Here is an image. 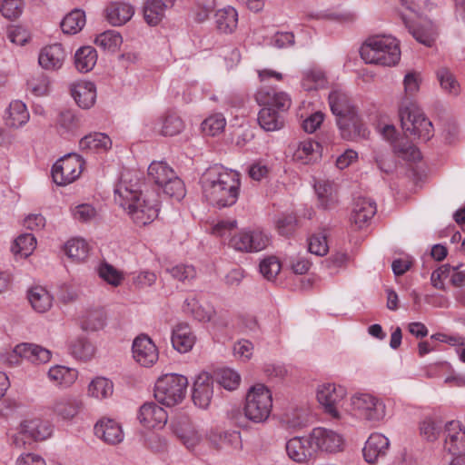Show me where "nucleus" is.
I'll return each mask as SVG.
<instances>
[{"mask_svg":"<svg viewBox=\"0 0 465 465\" xmlns=\"http://www.w3.org/2000/svg\"><path fill=\"white\" fill-rule=\"evenodd\" d=\"M188 380L185 376L168 373L160 377L154 386L155 400L167 407L180 403L186 392Z\"/></svg>","mask_w":465,"mask_h":465,"instance_id":"nucleus-5","label":"nucleus"},{"mask_svg":"<svg viewBox=\"0 0 465 465\" xmlns=\"http://www.w3.org/2000/svg\"><path fill=\"white\" fill-rule=\"evenodd\" d=\"M376 203L366 197L354 199L351 221L358 228H362L376 213Z\"/></svg>","mask_w":465,"mask_h":465,"instance_id":"nucleus-19","label":"nucleus"},{"mask_svg":"<svg viewBox=\"0 0 465 465\" xmlns=\"http://www.w3.org/2000/svg\"><path fill=\"white\" fill-rule=\"evenodd\" d=\"M113 382L104 377L94 379L88 386V394L95 399H104L113 393Z\"/></svg>","mask_w":465,"mask_h":465,"instance_id":"nucleus-48","label":"nucleus"},{"mask_svg":"<svg viewBox=\"0 0 465 465\" xmlns=\"http://www.w3.org/2000/svg\"><path fill=\"white\" fill-rule=\"evenodd\" d=\"M97 272L101 279L114 287L121 285L124 281L123 272L106 262L99 264Z\"/></svg>","mask_w":465,"mask_h":465,"instance_id":"nucleus-51","label":"nucleus"},{"mask_svg":"<svg viewBox=\"0 0 465 465\" xmlns=\"http://www.w3.org/2000/svg\"><path fill=\"white\" fill-rule=\"evenodd\" d=\"M29 120L26 105L21 101H14L7 110L5 123L10 127L18 128Z\"/></svg>","mask_w":465,"mask_h":465,"instance_id":"nucleus-37","label":"nucleus"},{"mask_svg":"<svg viewBox=\"0 0 465 465\" xmlns=\"http://www.w3.org/2000/svg\"><path fill=\"white\" fill-rule=\"evenodd\" d=\"M437 78L440 87L450 94L458 95L460 87L454 74L446 67H441L437 71Z\"/></svg>","mask_w":465,"mask_h":465,"instance_id":"nucleus-50","label":"nucleus"},{"mask_svg":"<svg viewBox=\"0 0 465 465\" xmlns=\"http://www.w3.org/2000/svg\"><path fill=\"white\" fill-rule=\"evenodd\" d=\"M82 150L107 151L112 146V141L108 135L103 133H94L83 137L79 142Z\"/></svg>","mask_w":465,"mask_h":465,"instance_id":"nucleus-39","label":"nucleus"},{"mask_svg":"<svg viewBox=\"0 0 465 465\" xmlns=\"http://www.w3.org/2000/svg\"><path fill=\"white\" fill-rule=\"evenodd\" d=\"M71 94L79 107L89 109L95 102L96 89L92 82H76L71 84Z\"/></svg>","mask_w":465,"mask_h":465,"instance_id":"nucleus-22","label":"nucleus"},{"mask_svg":"<svg viewBox=\"0 0 465 465\" xmlns=\"http://www.w3.org/2000/svg\"><path fill=\"white\" fill-rule=\"evenodd\" d=\"M184 127L180 116L175 114H168L161 121V134L163 136H173L180 134Z\"/></svg>","mask_w":465,"mask_h":465,"instance_id":"nucleus-52","label":"nucleus"},{"mask_svg":"<svg viewBox=\"0 0 465 465\" xmlns=\"http://www.w3.org/2000/svg\"><path fill=\"white\" fill-rule=\"evenodd\" d=\"M280 271L281 264L275 257H268L260 263V272L269 281L274 279Z\"/></svg>","mask_w":465,"mask_h":465,"instance_id":"nucleus-63","label":"nucleus"},{"mask_svg":"<svg viewBox=\"0 0 465 465\" xmlns=\"http://www.w3.org/2000/svg\"><path fill=\"white\" fill-rule=\"evenodd\" d=\"M393 152L398 157L409 162H417L421 157L419 149L404 139L393 143Z\"/></svg>","mask_w":465,"mask_h":465,"instance_id":"nucleus-45","label":"nucleus"},{"mask_svg":"<svg viewBox=\"0 0 465 465\" xmlns=\"http://www.w3.org/2000/svg\"><path fill=\"white\" fill-rule=\"evenodd\" d=\"M296 217L292 214H284L276 222V227L280 234L290 236L296 229Z\"/></svg>","mask_w":465,"mask_h":465,"instance_id":"nucleus-64","label":"nucleus"},{"mask_svg":"<svg viewBox=\"0 0 465 465\" xmlns=\"http://www.w3.org/2000/svg\"><path fill=\"white\" fill-rule=\"evenodd\" d=\"M258 123L260 126L267 132L280 130L284 124V121L281 114L268 105H264V107L260 110L258 114Z\"/></svg>","mask_w":465,"mask_h":465,"instance_id":"nucleus-34","label":"nucleus"},{"mask_svg":"<svg viewBox=\"0 0 465 465\" xmlns=\"http://www.w3.org/2000/svg\"><path fill=\"white\" fill-rule=\"evenodd\" d=\"M361 58L367 64L391 66L401 59L399 41L391 35L370 37L360 49Z\"/></svg>","mask_w":465,"mask_h":465,"instance_id":"nucleus-3","label":"nucleus"},{"mask_svg":"<svg viewBox=\"0 0 465 465\" xmlns=\"http://www.w3.org/2000/svg\"><path fill=\"white\" fill-rule=\"evenodd\" d=\"M346 395V390L342 386L327 383L319 387L317 399L324 407L326 412L334 418L339 417L338 406Z\"/></svg>","mask_w":465,"mask_h":465,"instance_id":"nucleus-12","label":"nucleus"},{"mask_svg":"<svg viewBox=\"0 0 465 465\" xmlns=\"http://www.w3.org/2000/svg\"><path fill=\"white\" fill-rule=\"evenodd\" d=\"M326 84L324 73L321 70H309L304 73L302 86L306 90L322 88Z\"/></svg>","mask_w":465,"mask_h":465,"instance_id":"nucleus-57","label":"nucleus"},{"mask_svg":"<svg viewBox=\"0 0 465 465\" xmlns=\"http://www.w3.org/2000/svg\"><path fill=\"white\" fill-rule=\"evenodd\" d=\"M66 52L61 44L44 47L38 57L39 64L45 70H59L66 58Z\"/></svg>","mask_w":465,"mask_h":465,"instance_id":"nucleus-18","label":"nucleus"},{"mask_svg":"<svg viewBox=\"0 0 465 465\" xmlns=\"http://www.w3.org/2000/svg\"><path fill=\"white\" fill-rule=\"evenodd\" d=\"M216 380L224 389L233 391L239 386L241 377L232 369H222L217 371Z\"/></svg>","mask_w":465,"mask_h":465,"instance_id":"nucleus-55","label":"nucleus"},{"mask_svg":"<svg viewBox=\"0 0 465 465\" xmlns=\"http://www.w3.org/2000/svg\"><path fill=\"white\" fill-rule=\"evenodd\" d=\"M94 433L104 442L116 444L123 440L121 426L111 419H102L94 426Z\"/></svg>","mask_w":465,"mask_h":465,"instance_id":"nucleus-23","label":"nucleus"},{"mask_svg":"<svg viewBox=\"0 0 465 465\" xmlns=\"http://www.w3.org/2000/svg\"><path fill=\"white\" fill-rule=\"evenodd\" d=\"M213 395V379L206 372L199 374L193 388V403L201 409H207Z\"/></svg>","mask_w":465,"mask_h":465,"instance_id":"nucleus-15","label":"nucleus"},{"mask_svg":"<svg viewBox=\"0 0 465 465\" xmlns=\"http://www.w3.org/2000/svg\"><path fill=\"white\" fill-rule=\"evenodd\" d=\"M66 255L74 262H84L89 255V245L80 238L69 240L64 245Z\"/></svg>","mask_w":465,"mask_h":465,"instance_id":"nucleus-41","label":"nucleus"},{"mask_svg":"<svg viewBox=\"0 0 465 465\" xmlns=\"http://www.w3.org/2000/svg\"><path fill=\"white\" fill-rule=\"evenodd\" d=\"M442 429V421L426 417L420 423V434L429 441L435 440Z\"/></svg>","mask_w":465,"mask_h":465,"instance_id":"nucleus-53","label":"nucleus"},{"mask_svg":"<svg viewBox=\"0 0 465 465\" xmlns=\"http://www.w3.org/2000/svg\"><path fill=\"white\" fill-rule=\"evenodd\" d=\"M14 352L32 363H45L51 359V351L34 343H21L15 346Z\"/></svg>","mask_w":465,"mask_h":465,"instance_id":"nucleus-25","label":"nucleus"},{"mask_svg":"<svg viewBox=\"0 0 465 465\" xmlns=\"http://www.w3.org/2000/svg\"><path fill=\"white\" fill-rule=\"evenodd\" d=\"M329 104L336 119L358 114L350 97L341 91L334 90L331 92L329 94Z\"/></svg>","mask_w":465,"mask_h":465,"instance_id":"nucleus-24","label":"nucleus"},{"mask_svg":"<svg viewBox=\"0 0 465 465\" xmlns=\"http://www.w3.org/2000/svg\"><path fill=\"white\" fill-rule=\"evenodd\" d=\"M320 144L311 139L298 143L292 153L294 162L309 164L320 157Z\"/></svg>","mask_w":465,"mask_h":465,"instance_id":"nucleus-30","label":"nucleus"},{"mask_svg":"<svg viewBox=\"0 0 465 465\" xmlns=\"http://www.w3.org/2000/svg\"><path fill=\"white\" fill-rule=\"evenodd\" d=\"M446 431L445 448L453 454L461 450L465 447V430L460 422L454 420L448 422Z\"/></svg>","mask_w":465,"mask_h":465,"instance_id":"nucleus-31","label":"nucleus"},{"mask_svg":"<svg viewBox=\"0 0 465 465\" xmlns=\"http://www.w3.org/2000/svg\"><path fill=\"white\" fill-rule=\"evenodd\" d=\"M36 246V239L32 233H24L19 235L11 248L15 255L20 257H28Z\"/></svg>","mask_w":465,"mask_h":465,"instance_id":"nucleus-44","label":"nucleus"},{"mask_svg":"<svg viewBox=\"0 0 465 465\" xmlns=\"http://www.w3.org/2000/svg\"><path fill=\"white\" fill-rule=\"evenodd\" d=\"M52 431V425L47 420L38 418L25 420L12 435V444L18 449L30 447L34 442L48 439Z\"/></svg>","mask_w":465,"mask_h":465,"instance_id":"nucleus-7","label":"nucleus"},{"mask_svg":"<svg viewBox=\"0 0 465 465\" xmlns=\"http://www.w3.org/2000/svg\"><path fill=\"white\" fill-rule=\"evenodd\" d=\"M161 188L163 193L171 198H174L177 201H181L185 196V186L183 182L175 174Z\"/></svg>","mask_w":465,"mask_h":465,"instance_id":"nucleus-54","label":"nucleus"},{"mask_svg":"<svg viewBox=\"0 0 465 465\" xmlns=\"http://www.w3.org/2000/svg\"><path fill=\"white\" fill-rule=\"evenodd\" d=\"M0 11L5 18L15 20L22 14L23 2L22 0H4Z\"/></svg>","mask_w":465,"mask_h":465,"instance_id":"nucleus-62","label":"nucleus"},{"mask_svg":"<svg viewBox=\"0 0 465 465\" xmlns=\"http://www.w3.org/2000/svg\"><path fill=\"white\" fill-rule=\"evenodd\" d=\"M308 250L317 256H324L329 251L326 235L320 232L309 238Z\"/></svg>","mask_w":465,"mask_h":465,"instance_id":"nucleus-61","label":"nucleus"},{"mask_svg":"<svg viewBox=\"0 0 465 465\" xmlns=\"http://www.w3.org/2000/svg\"><path fill=\"white\" fill-rule=\"evenodd\" d=\"M311 433L313 445L316 447V453L318 450L335 452L341 449L342 438L335 431L324 428H315Z\"/></svg>","mask_w":465,"mask_h":465,"instance_id":"nucleus-16","label":"nucleus"},{"mask_svg":"<svg viewBox=\"0 0 465 465\" xmlns=\"http://www.w3.org/2000/svg\"><path fill=\"white\" fill-rule=\"evenodd\" d=\"M173 347L181 353H185L192 350L195 342V336L191 327L186 323H180L175 326L172 333Z\"/></svg>","mask_w":465,"mask_h":465,"instance_id":"nucleus-27","label":"nucleus"},{"mask_svg":"<svg viewBox=\"0 0 465 465\" xmlns=\"http://www.w3.org/2000/svg\"><path fill=\"white\" fill-rule=\"evenodd\" d=\"M27 299L32 308L39 313L47 312L53 302L51 294L41 286H35L29 289L27 292Z\"/></svg>","mask_w":465,"mask_h":465,"instance_id":"nucleus-33","label":"nucleus"},{"mask_svg":"<svg viewBox=\"0 0 465 465\" xmlns=\"http://www.w3.org/2000/svg\"><path fill=\"white\" fill-rule=\"evenodd\" d=\"M138 420L147 428L163 426L168 420L167 412L154 402H145L141 406Z\"/></svg>","mask_w":465,"mask_h":465,"instance_id":"nucleus-21","label":"nucleus"},{"mask_svg":"<svg viewBox=\"0 0 465 465\" xmlns=\"http://www.w3.org/2000/svg\"><path fill=\"white\" fill-rule=\"evenodd\" d=\"M225 126V119L221 114H214L202 123V131L205 135L214 136L220 134Z\"/></svg>","mask_w":465,"mask_h":465,"instance_id":"nucleus-58","label":"nucleus"},{"mask_svg":"<svg viewBox=\"0 0 465 465\" xmlns=\"http://www.w3.org/2000/svg\"><path fill=\"white\" fill-rule=\"evenodd\" d=\"M319 206L324 210L332 209L338 203L336 186L330 181H318L314 184Z\"/></svg>","mask_w":465,"mask_h":465,"instance_id":"nucleus-29","label":"nucleus"},{"mask_svg":"<svg viewBox=\"0 0 465 465\" xmlns=\"http://www.w3.org/2000/svg\"><path fill=\"white\" fill-rule=\"evenodd\" d=\"M408 32L420 44L431 47L438 35L435 25L430 21L413 22L403 18Z\"/></svg>","mask_w":465,"mask_h":465,"instance_id":"nucleus-17","label":"nucleus"},{"mask_svg":"<svg viewBox=\"0 0 465 465\" xmlns=\"http://www.w3.org/2000/svg\"><path fill=\"white\" fill-rule=\"evenodd\" d=\"M77 374L76 370L60 365L50 368L48 371V377L51 381L64 386H69L74 383L77 378Z\"/></svg>","mask_w":465,"mask_h":465,"instance_id":"nucleus-46","label":"nucleus"},{"mask_svg":"<svg viewBox=\"0 0 465 465\" xmlns=\"http://www.w3.org/2000/svg\"><path fill=\"white\" fill-rule=\"evenodd\" d=\"M175 174L173 168H171L165 162H153L148 167L149 178L160 188L166 183L169 178L173 177Z\"/></svg>","mask_w":465,"mask_h":465,"instance_id":"nucleus-40","label":"nucleus"},{"mask_svg":"<svg viewBox=\"0 0 465 465\" xmlns=\"http://www.w3.org/2000/svg\"><path fill=\"white\" fill-rule=\"evenodd\" d=\"M123 42L121 35L114 30L105 31L95 39V44L104 51L115 52Z\"/></svg>","mask_w":465,"mask_h":465,"instance_id":"nucleus-49","label":"nucleus"},{"mask_svg":"<svg viewBox=\"0 0 465 465\" xmlns=\"http://www.w3.org/2000/svg\"><path fill=\"white\" fill-rule=\"evenodd\" d=\"M390 441L381 433H372L365 442L362 450L366 462L374 464L378 459L384 457L388 451Z\"/></svg>","mask_w":465,"mask_h":465,"instance_id":"nucleus-20","label":"nucleus"},{"mask_svg":"<svg viewBox=\"0 0 465 465\" xmlns=\"http://www.w3.org/2000/svg\"><path fill=\"white\" fill-rule=\"evenodd\" d=\"M177 435L188 449L195 447L202 439L201 434L191 424L180 427L177 430Z\"/></svg>","mask_w":465,"mask_h":465,"instance_id":"nucleus-56","label":"nucleus"},{"mask_svg":"<svg viewBox=\"0 0 465 465\" xmlns=\"http://www.w3.org/2000/svg\"><path fill=\"white\" fill-rule=\"evenodd\" d=\"M351 404L366 420L376 422L385 417L384 403L371 394L356 393L351 398Z\"/></svg>","mask_w":465,"mask_h":465,"instance_id":"nucleus-9","label":"nucleus"},{"mask_svg":"<svg viewBox=\"0 0 465 465\" xmlns=\"http://www.w3.org/2000/svg\"><path fill=\"white\" fill-rule=\"evenodd\" d=\"M315 448L312 433L308 436L293 437L285 445L288 457L298 463H303L312 459L316 454Z\"/></svg>","mask_w":465,"mask_h":465,"instance_id":"nucleus-11","label":"nucleus"},{"mask_svg":"<svg viewBox=\"0 0 465 465\" xmlns=\"http://www.w3.org/2000/svg\"><path fill=\"white\" fill-rule=\"evenodd\" d=\"M97 61V53L92 46H83L74 54V64L81 73L91 71Z\"/></svg>","mask_w":465,"mask_h":465,"instance_id":"nucleus-38","label":"nucleus"},{"mask_svg":"<svg viewBox=\"0 0 465 465\" xmlns=\"http://www.w3.org/2000/svg\"><path fill=\"white\" fill-rule=\"evenodd\" d=\"M215 23L218 30L222 33H232L237 26V11L232 6L218 10L215 13Z\"/></svg>","mask_w":465,"mask_h":465,"instance_id":"nucleus-35","label":"nucleus"},{"mask_svg":"<svg viewBox=\"0 0 465 465\" xmlns=\"http://www.w3.org/2000/svg\"><path fill=\"white\" fill-rule=\"evenodd\" d=\"M114 193L119 197V204L127 211L137 225L149 224L158 216L159 208L156 197L153 194L143 197L136 183L129 185L124 181H121L116 186ZM115 200L117 201V199Z\"/></svg>","mask_w":465,"mask_h":465,"instance_id":"nucleus-2","label":"nucleus"},{"mask_svg":"<svg viewBox=\"0 0 465 465\" xmlns=\"http://www.w3.org/2000/svg\"><path fill=\"white\" fill-rule=\"evenodd\" d=\"M105 315L100 309L87 311L82 317L81 327L84 331H98L104 326Z\"/></svg>","mask_w":465,"mask_h":465,"instance_id":"nucleus-47","label":"nucleus"},{"mask_svg":"<svg viewBox=\"0 0 465 465\" xmlns=\"http://www.w3.org/2000/svg\"><path fill=\"white\" fill-rule=\"evenodd\" d=\"M84 25V12L75 9L64 16L61 22V28L64 34L74 35L81 31Z\"/></svg>","mask_w":465,"mask_h":465,"instance_id":"nucleus-42","label":"nucleus"},{"mask_svg":"<svg viewBox=\"0 0 465 465\" xmlns=\"http://www.w3.org/2000/svg\"><path fill=\"white\" fill-rule=\"evenodd\" d=\"M341 135L343 139L348 141H359L367 139L369 131L361 122L358 114L336 119Z\"/></svg>","mask_w":465,"mask_h":465,"instance_id":"nucleus-14","label":"nucleus"},{"mask_svg":"<svg viewBox=\"0 0 465 465\" xmlns=\"http://www.w3.org/2000/svg\"><path fill=\"white\" fill-rule=\"evenodd\" d=\"M270 244V238L262 231L240 232L229 242L230 247L236 251L256 252L264 250Z\"/></svg>","mask_w":465,"mask_h":465,"instance_id":"nucleus-10","label":"nucleus"},{"mask_svg":"<svg viewBox=\"0 0 465 465\" xmlns=\"http://www.w3.org/2000/svg\"><path fill=\"white\" fill-rule=\"evenodd\" d=\"M27 86L35 95L43 96L49 92L50 81L47 75L40 73L27 81Z\"/></svg>","mask_w":465,"mask_h":465,"instance_id":"nucleus-59","label":"nucleus"},{"mask_svg":"<svg viewBox=\"0 0 465 465\" xmlns=\"http://www.w3.org/2000/svg\"><path fill=\"white\" fill-rule=\"evenodd\" d=\"M106 19L114 26H120L134 15L133 7L125 3H112L106 10Z\"/></svg>","mask_w":465,"mask_h":465,"instance_id":"nucleus-32","label":"nucleus"},{"mask_svg":"<svg viewBox=\"0 0 465 465\" xmlns=\"http://www.w3.org/2000/svg\"><path fill=\"white\" fill-rule=\"evenodd\" d=\"M272 408V398L270 391L262 384L252 387L244 405L245 417L255 423L268 420Z\"/></svg>","mask_w":465,"mask_h":465,"instance_id":"nucleus-6","label":"nucleus"},{"mask_svg":"<svg viewBox=\"0 0 465 465\" xmlns=\"http://www.w3.org/2000/svg\"><path fill=\"white\" fill-rule=\"evenodd\" d=\"M83 164V160L77 154H68L59 159L52 169L54 182L60 186L73 183L80 176Z\"/></svg>","mask_w":465,"mask_h":465,"instance_id":"nucleus-8","label":"nucleus"},{"mask_svg":"<svg viewBox=\"0 0 465 465\" xmlns=\"http://www.w3.org/2000/svg\"><path fill=\"white\" fill-rule=\"evenodd\" d=\"M260 104L277 108L280 111H286L290 108L292 101L289 95L283 92H273L266 89H260L255 95Z\"/></svg>","mask_w":465,"mask_h":465,"instance_id":"nucleus-28","label":"nucleus"},{"mask_svg":"<svg viewBox=\"0 0 465 465\" xmlns=\"http://www.w3.org/2000/svg\"><path fill=\"white\" fill-rule=\"evenodd\" d=\"M69 350L74 358L84 361H90L95 353L94 345L84 336L72 340Z\"/></svg>","mask_w":465,"mask_h":465,"instance_id":"nucleus-36","label":"nucleus"},{"mask_svg":"<svg viewBox=\"0 0 465 465\" xmlns=\"http://www.w3.org/2000/svg\"><path fill=\"white\" fill-rule=\"evenodd\" d=\"M399 116L405 133L427 142L434 134L432 123L424 115L422 111L406 97L399 109Z\"/></svg>","mask_w":465,"mask_h":465,"instance_id":"nucleus-4","label":"nucleus"},{"mask_svg":"<svg viewBox=\"0 0 465 465\" xmlns=\"http://www.w3.org/2000/svg\"><path fill=\"white\" fill-rule=\"evenodd\" d=\"M175 0H147L143 7V18L149 25H157L164 17L167 8L173 6Z\"/></svg>","mask_w":465,"mask_h":465,"instance_id":"nucleus-26","label":"nucleus"},{"mask_svg":"<svg viewBox=\"0 0 465 465\" xmlns=\"http://www.w3.org/2000/svg\"><path fill=\"white\" fill-rule=\"evenodd\" d=\"M134 359L142 366L151 367L158 360V351L153 341L144 334L137 336L133 342Z\"/></svg>","mask_w":465,"mask_h":465,"instance_id":"nucleus-13","label":"nucleus"},{"mask_svg":"<svg viewBox=\"0 0 465 465\" xmlns=\"http://www.w3.org/2000/svg\"><path fill=\"white\" fill-rule=\"evenodd\" d=\"M165 272L171 276L179 281L184 282L185 281H191L196 276V271L193 266L187 264H178L171 268H166Z\"/></svg>","mask_w":465,"mask_h":465,"instance_id":"nucleus-60","label":"nucleus"},{"mask_svg":"<svg viewBox=\"0 0 465 465\" xmlns=\"http://www.w3.org/2000/svg\"><path fill=\"white\" fill-rule=\"evenodd\" d=\"M205 199L218 208L233 205L239 197L240 173L221 165L208 168L201 179Z\"/></svg>","mask_w":465,"mask_h":465,"instance_id":"nucleus-1","label":"nucleus"},{"mask_svg":"<svg viewBox=\"0 0 465 465\" xmlns=\"http://www.w3.org/2000/svg\"><path fill=\"white\" fill-rule=\"evenodd\" d=\"M82 402L74 398L58 400L54 407V412L64 420L72 419L79 412Z\"/></svg>","mask_w":465,"mask_h":465,"instance_id":"nucleus-43","label":"nucleus"}]
</instances>
